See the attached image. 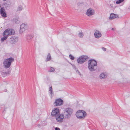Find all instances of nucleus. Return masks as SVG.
<instances>
[{
	"label": "nucleus",
	"mask_w": 130,
	"mask_h": 130,
	"mask_svg": "<svg viewBox=\"0 0 130 130\" xmlns=\"http://www.w3.org/2000/svg\"><path fill=\"white\" fill-rule=\"evenodd\" d=\"M88 69L91 71H94L97 69V62L93 59L88 61Z\"/></svg>",
	"instance_id": "nucleus-1"
},
{
	"label": "nucleus",
	"mask_w": 130,
	"mask_h": 130,
	"mask_svg": "<svg viewBox=\"0 0 130 130\" xmlns=\"http://www.w3.org/2000/svg\"><path fill=\"white\" fill-rule=\"evenodd\" d=\"M14 60V59L12 57H10L5 60L3 62L4 68L5 69L9 68L11 63L13 62Z\"/></svg>",
	"instance_id": "nucleus-2"
},
{
	"label": "nucleus",
	"mask_w": 130,
	"mask_h": 130,
	"mask_svg": "<svg viewBox=\"0 0 130 130\" xmlns=\"http://www.w3.org/2000/svg\"><path fill=\"white\" fill-rule=\"evenodd\" d=\"M86 115V112L83 110H78L75 114L77 118L80 119H83Z\"/></svg>",
	"instance_id": "nucleus-3"
},
{
	"label": "nucleus",
	"mask_w": 130,
	"mask_h": 130,
	"mask_svg": "<svg viewBox=\"0 0 130 130\" xmlns=\"http://www.w3.org/2000/svg\"><path fill=\"white\" fill-rule=\"evenodd\" d=\"M73 109L70 108H68L65 109L64 114L66 118H70L73 112Z\"/></svg>",
	"instance_id": "nucleus-4"
},
{
	"label": "nucleus",
	"mask_w": 130,
	"mask_h": 130,
	"mask_svg": "<svg viewBox=\"0 0 130 130\" xmlns=\"http://www.w3.org/2000/svg\"><path fill=\"white\" fill-rule=\"evenodd\" d=\"M88 59V57L86 56H82L77 59L79 63L82 64Z\"/></svg>",
	"instance_id": "nucleus-5"
},
{
	"label": "nucleus",
	"mask_w": 130,
	"mask_h": 130,
	"mask_svg": "<svg viewBox=\"0 0 130 130\" xmlns=\"http://www.w3.org/2000/svg\"><path fill=\"white\" fill-rule=\"evenodd\" d=\"M51 115L52 117L56 118L58 117L60 115L59 109L57 108H54L51 112Z\"/></svg>",
	"instance_id": "nucleus-6"
},
{
	"label": "nucleus",
	"mask_w": 130,
	"mask_h": 130,
	"mask_svg": "<svg viewBox=\"0 0 130 130\" xmlns=\"http://www.w3.org/2000/svg\"><path fill=\"white\" fill-rule=\"evenodd\" d=\"M63 103V100L59 98L55 100L54 104L56 106H58L62 105Z\"/></svg>",
	"instance_id": "nucleus-7"
},
{
	"label": "nucleus",
	"mask_w": 130,
	"mask_h": 130,
	"mask_svg": "<svg viewBox=\"0 0 130 130\" xmlns=\"http://www.w3.org/2000/svg\"><path fill=\"white\" fill-rule=\"evenodd\" d=\"M14 33L12 32V29H7L6 30L3 32V35L7 36L8 35H11L14 34Z\"/></svg>",
	"instance_id": "nucleus-8"
},
{
	"label": "nucleus",
	"mask_w": 130,
	"mask_h": 130,
	"mask_svg": "<svg viewBox=\"0 0 130 130\" xmlns=\"http://www.w3.org/2000/svg\"><path fill=\"white\" fill-rule=\"evenodd\" d=\"M94 10L90 8L87 10L86 14L88 16H90L94 14Z\"/></svg>",
	"instance_id": "nucleus-9"
},
{
	"label": "nucleus",
	"mask_w": 130,
	"mask_h": 130,
	"mask_svg": "<svg viewBox=\"0 0 130 130\" xmlns=\"http://www.w3.org/2000/svg\"><path fill=\"white\" fill-rule=\"evenodd\" d=\"M18 38L14 36H12L10 38L9 40V42L12 44H14L18 41Z\"/></svg>",
	"instance_id": "nucleus-10"
},
{
	"label": "nucleus",
	"mask_w": 130,
	"mask_h": 130,
	"mask_svg": "<svg viewBox=\"0 0 130 130\" xmlns=\"http://www.w3.org/2000/svg\"><path fill=\"white\" fill-rule=\"evenodd\" d=\"M5 70H3L2 71L1 69H0V71H1V73L2 75V76L3 77L7 75H9L10 74V69H8V71L7 72H5Z\"/></svg>",
	"instance_id": "nucleus-11"
},
{
	"label": "nucleus",
	"mask_w": 130,
	"mask_h": 130,
	"mask_svg": "<svg viewBox=\"0 0 130 130\" xmlns=\"http://www.w3.org/2000/svg\"><path fill=\"white\" fill-rule=\"evenodd\" d=\"M56 118L57 122H61L63 121V119L64 118V116L63 114H60Z\"/></svg>",
	"instance_id": "nucleus-12"
},
{
	"label": "nucleus",
	"mask_w": 130,
	"mask_h": 130,
	"mask_svg": "<svg viewBox=\"0 0 130 130\" xmlns=\"http://www.w3.org/2000/svg\"><path fill=\"white\" fill-rule=\"evenodd\" d=\"M27 26L26 24L24 23L21 25L20 26V33H22L25 31V29L27 28Z\"/></svg>",
	"instance_id": "nucleus-13"
},
{
	"label": "nucleus",
	"mask_w": 130,
	"mask_h": 130,
	"mask_svg": "<svg viewBox=\"0 0 130 130\" xmlns=\"http://www.w3.org/2000/svg\"><path fill=\"white\" fill-rule=\"evenodd\" d=\"M0 13L1 15L4 18L7 17L6 13L4 8H1L0 9Z\"/></svg>",
	"instance_id": "nucleus-14"
},
{
	"label": "nucleus",
	"mask_w": 130,
	"mask_h": 130,
	"mask_svg": "<svg viewBox=\"0 0 130 130\" xmlns=\"http://www.w3.org/2000/svg\"><path fill=\"white\" fill-rule=\"evenodd\" d=\"M94 35L95 38H99L101 37L102 35L100 31L96 30L94 33Z\"/></svg>",
	"instance_id": "nucleus-15"
},
{
	"label": "nucleus",
	"mask_w": 130,
	"mask_h": 130,
	"mask_svg": "<svg viewBox=\"0 0 130 130\" xmlns=\"http://www.w3.org/2000/svg\"><path fill=\"white\" fill-rule=\"evenodd\" d=\"M118 17V15L115 14L113 13H112L110 14L109 18L110 20H112L114 19L117 18Z\"/></svg>",
	"instance_id": "nucleus-16"
},
{
	"label": "nucleus",
	"mask_w": 130,
	"mask_h": 130,
	"mask_svg": "<svg viewBox=\"0 0 130 130\" xmlns=\"http://www.w3.org/2000/svg\"><path fill=\"white\" fill-rule=\"evenodd\" d=\"M33 36L31 35H27L26 37V39L28 42L30 41L33 38Z\"/></svg>",
	"instance_id": "nucleus-17"
},
{
	"label": "nucleus",
	"mask_w": 130,
	"mask_h": 130,
	"mask_svg": "<svg viewBox=\"0 0 130 130\" xmlns=\"http://www.w3.org/2000/svg\"><path fill=\"white\" fill-rule=\"evenodd\" d=\"M49 91V93L51 95V97H52V95L54 94V92L53 91L52 86H50V85Z\"/></svg>",
	"instance_id": "nucleus-18"
},
{
	"label": "nucleus",
	"mask_w": 130,
	"mask_h": 130,
	"mask_svg": "<svg viewBox=\"0 0 130 130\" xmlns=\"http://www.w3.org/2000/svg\"><path fill=\"white\" fill-rule=\"evenodd\" d=\"M100 76L101 79H104L107 77V75L105 73H102L100 75Z\"/></svg>",
	"instance_id": "nucleus-19"
},
{
	"label": "nucleus",
	"mask_w": 130,
	"mask_h": 130,
	"mask_svg": "<svg viewBox=\"0 0 130 130\" xmlns=\"http://www.w3.org/2000/svg\"><path fill=\"white\" fill-rule=\"evenodd\" d=\"M13 21L15 23L19 24L20 23V21L19 19L16 18L13 19Z\"/></svg>",
	"instance_id": "nucleus-20"
},
{
	"label": "nucleus",
	"mask_w": 130,
	"mask_h": 130,
	"mask_svg": "<svg viewBox=\"0 0 130 130\" xmlns=\"http://www.w3.org/2000/svg\"><path fill=\"white\" fill-rule=\"evenodd\" d=\"M51 59V56L50 53H48L46 61H49Z\"/></svg>",
	"instance_id": "nucleus-21"
},
{
	"label": "nucleus",
	"mask_w": 130,
	"mask_h": 130,
	"mask_svg": "<svg viewBox=\"0 0 130 130\" xmlns=\"http://www.w3.org/2000/svg\"><path fill=\"white\" fill-rule=\"evenodd\" d=\"M3 36H4V37L1 38V41H2L3 42V41H4L5 40H6L8 37V36H5L3 35Z\"/></svg>",
	"instance_id": "nucleus-22"
},
{
	"label": "nucleus",
	"mask_w": 130,
	"mask_h": 130,
	"mask_svg": "<svg viewBox=\"0 0 130 130\" xmlns=\"http://www.w3.org/2000/svg\"><path fill=\"white\" fill-rule=\"evenodd\" d=\"M23 9V7L21 5H20L17 8V11H19Z\"/></svg>",
	"instance_id": "nucleus-23"
},
{
	"label": "nucleus",
	"mask_w": 130,
	"mask_h": 130,
	"mask_svg": "<svg viewBox=\"0 0 130 130\" xmlns=\"http://www.w3.org/2000/svg\"><path fill=\"white\" fill-rule=\"evenodd\" d=\"M78 35L79 37L82 38L84 36V34L82 32H80L78 34Z\"/></svg>",
	"instance_id": "nucleus-24"
},
{
	"label": "nucleus",
	"mask_w": 130,
	"mask_h": 130,
	"mask_svg": "<svg viewBox=\"0 0 130 130\" xmlns=\"http://www.w3.org/2000/svg\"><path fill=\"white\" fill-rule=\"evenodd\" d=\"M124 0H119L117 1L116 2V3L117 4H119L122 2H123Z\"/></svg>",
	"instance_id": "nucleus-25"
},
{
	"label": "nucleus",
	"mask_w": 130,
	"mask_h": 130,
	"mask_svg": "<svg viewBox=\"0 0 130 130\" xmlns=\"http://www.w3.org/2000/svg\"><path fill=\"white\" fill-rule=\"evenodd\" d=\"M55 70L54 68L50 67V69L49 71L50 72H53Z\"/></svg>",
	"instance_id": "nucleus-26"
},
{
	"label": "nucleus",
	"mask_w": 130,
	"mask_h": 130,
	"mask_svg": "<svg viewBox=\"0 0 130 130\" xmlns=\"http://www.w3.org/2000/svg\"><path fill=\"white\" fill-rule=\"evenodd\" d=\"M69 57L72 60H74V57L72 55L70 54L69 55Z\"/></svg>",
	"instance_id": "nucleus-27"
},
{
	"label": "nucleus",
	"mask_w": 130,
	"mask_h": 130,
	"mask_svg": "<svg viewBox=\"0 0 130 130\" xmlns=\"http://www.w3.org/2000/svg\"><path fill=\"white\" fill-rule=\"evenodd\" d=\"M102 50L104 51H105L106 50V49L105 47H102Z\"/></svg>",
	"instance_id": "nucleus-28"
},
{
	"label": "nucleus",
	"mask_w": 130,
	"mask_h": 130,
	"mask_svg": "<svg viewBox=\"0 0 130 130\" xmlns=\"http://www.w3.org/2000/svg\"><path fill=\"white\" fill-rule=\"evenodd\" d=\"M55 130H60V129L58 127H56L55 128Z\"/></svg>",
	"instance_id": "nucleus-29"
},
{
	"label": "nucleus",
	"mask_w": 130,
	"mask_h": 130,
	"mask_svg": "<svg viewBox=\"0 0 130 130\" xmlns=\"http://www.w3.org/2000/svg\"><path fill=\"white\" fill-rule=\"evenodd\" d=\"M76 72L77 73L79 74V75H80V73L79 71L77 70L76 71Z\"/></svg>",
	"instance_id": "nucleus-30"
},
{
	"label": "nucleus",
	"mask_w": 130,
	"mask_h": 130,
	"mask_svg": "<svg viewBox=\"0 0 130 130\" xmlns=\"http://www.w3.org/2000/svg\"><path fill=\"white\" fill-rule=\"evenodd\" d=\"M74 69L76 70V71L77 70V68L75 66H74L73 67Z\"/></svg>",
	"instance_id": "nucleus-31"
},
{
	"label": "nucleus",
	"mask_w": 130,
	"mask_h": 130,
	"mask_svg": "<svg viewBox=\"0 0 130 130\" xmlns=\"http://www.w3.org/2000/svg\"><path fill=\"white\" fill-rule=\"evenodd\" d=\"M10 4V3L9 4H8V6H9Z\"/></svg>",
	"instance_id": "nucleus-32"
},
{
	"label": "nucleus",
	"mask_w": 130,
	"mask_h": 130,
	"mask_svg": "<svg viewBox=\"0 0 130 130\" xmlns=\"http://www.w3.org/2000/svg\"><path fill=\"white\" fill-rule=\"evenodd\" d=\"M7 108V107H6V108L5 107V108H4V111H5V109H6Z\"/></svg>",
	"instance_id": "nucleus-33"
},
{
	"label": "nucleus",
	"mask_w": 130,
	"mask_h": 130,
	"mask_svg": "<svg viewBox=\"0 0 130 130\" xmlns=\"http://www.w3.org/2000/svg\"><path fill=\"white\" fill-rule=\"evenodd\" d=\"M5 6L7 5V3H6L5 4Z\"/></svg>",
	"instance_id": "nucleus-34"
},
{
	"label": "nucleus",
	"mask_w": 130,
	"mask_h": 130,
	"mask_svg": "<svg viewBox=\"0 0 130 130\" xmlns=\"http://www.w3.org/2000/svg\"><path fill=\"white\" fill-rule=\"evenodd\" d=\"M112 30H114V28H112Z\"/></svg>",
	"instance_id": "nucleus-35"
},
{
	"label": "nucleus",
	"mask_w": 130,
	"mask_h": 130,
	"mask_svg": "<svg viewBox=\"0 0 130 130\" xmlns=\"http://www.w3.org/2000/svg\"><path fill=\"white\" fill-rule=\"evenodd\" d=\"M128 9H130V7H129Z\"/></svg>",
	"instance_id": "nucleus-36"
},
{
	"label": "nucleus",
	"mask_w": 130,
	"mask_h": 130,
	"mask_svg": "<svg viewBox=\"0 0 130 130\" xmlns=\"http://www.w3.org/2000/svg\"><path fill=\"white\" fill-rule=\"evenodd\" d=\"M40 124H38V126H40Z\"/></svg>",
	"instance_id": "nucleus-37"
},
{
	"label": "nucleus",
	"mask_w": 130,
	"mask_h": 130,
	"mask_svg": "<svg viewBox=\"0 0 130 130\" xmlns=\"http://www.w3.org/2000/svg\"><path fill=\"white\" fill-rule=\"evenodd\" d=\"M3 1H6V0H3Z\"/></svg>",
	"instance_id": "nucleus-38"
}]
</instances>
